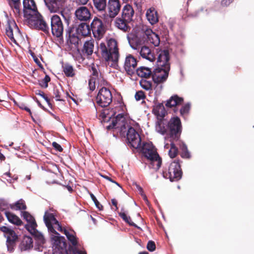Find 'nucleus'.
<instances>
[{
	"mask_svg": "<svg viewBox=\"0 0 254 254\" xmlns=\"http://www.w3.org/2000/svg\"><path fill=\"white\" fill-rule=\"evenodd\" d=\"M23 5L24 17L29 27L48 33L49 26L37 11L34 0H23Z\"/></svg>",
	"mask_w": 254,
	"mask_h": 254,
	"instance_id": "nucleus-1",
	"label": "nucleus"
},
{
	"mask_svg": "<svg viewBox=\"0 0 254 254\" xmlns=\"http://www.w3.org/2000/svg\"><path fill=\"white\" fill-rule=\"evenodd\" d=\"M182 124L180 118L178 117L172 118L167 125L164 121H157L156 124V130L162 134L167 133L165 139H170V141H178L182 132Z\"/></svg>",
	"mask_w": 254,
	"mask_h": 254,
	"instance_id": "nucleus-2",
	"label": "nucleus"
},
{
	"mask_svg": "<svg viewBox=\"0 0 254 254\" xmlns=\"http://www.w3.org/2000/svg\"><path fill=\"white\" fill-rule=\"evenodd\" d=\"M99 52L102 59L111 67L117 65L120 54L117 41L110 39L107 43H101L98 47Z\"/></svg>",
	"mask_w": 254,
	"mask_h": 254,
	"instance_id": "nucleus-3",
	"label": "nucleus"
},
{
	"mask_svg": "<svg viewBox=\"0 0 254 254\" xmlns=\"http://www.w3.org/2000/svg\"><path fill=\"white\" fill-rule=\"evenodd\" d=\"M141 152L146 158L149 168L157 171L160 168L162 159L157 152L156 149L151 143H143L141 147Z\"/></svg>",
	"mask_w": 254,
	"mask_h": 254,
	"instance_id": "nucleus-4",
	"label": "nucleus"
},
{
	"mask_svg": "<svg viewBox=\"0 0 254 254\" xmlns=\"http://www.w3.org/2000/svg\"><path fill=\"white\" fill-rule=\"evenodd\" d=\"M119 108V107H116L115 109H112L110 113H108V118H111V117H114L112 121V124L106 127V128L108 130L111 129H115L118 130V132H120L121 134H124L126 131V119L124 115L122 113H119L117 116L116 110Z\"/></svg>",
	"mask_w": 254,
	"mask_h": 254,
	"instance_id": "nucleus-5",
	"label": "nucleus"
},
{
	"mask_svg": "<svg viewBox=\"0 0 254 254\" xmlns=\"http://www.w3.org/2000/svg\"><path fill=\"white\" fill-rule=\"evenodd\" d=\"M121 7L120 0H108L105 12L102 14V18L105 22H109L119 13Z\"/></svg>",
	"mask_w": 254,
	"mask_h": 254,
	"instance_id": "nucleus-6",
	"label": "nucleus"
},
{
	"mask_svg": "<svg viewBox=\"0 0 254 254\" xmlns=\"http://www.w3.org/2000/svg\"><path fill=\"white\" fill-rule=\"evenodd\" d=\"M163 176L166 179H169L171 182L178 181L181 179L182 171L178 160L172 162L168 169L163 172Z\"/></svg>",
	"mask_w": 254,
	"mask_h": 254,
	"instance_id": "nucleus-7",
	"label": "nucleus"
},
{
	"mask_svg": "<svg viewBox=\"0 0 254 254\" xmlns=\"http://www.w3.org/2000/svg\"><path fill=\"white\" fill-rule=\"evenodd\" d=\"M51 239L53 244V254H68L66 242L64 237L57 233H53Z\"/></svg>",
	"mask_w": 254,
	"mask_h": 254,
	"instance_id": "nucleus-8",
	"label": "nucleus"
},
{
	"mask_svg": "<svg viewBox=\"0 0 254 254\" xmlns=\"http://www.w3.org/2000/svg\"><path fill=\"white\" fill-rule=\"evenodd\" d=\"M51 26L53 35L60 40H63L64 25L59 15L54 14L51 17Z\"/></svg>",
	"mask_w": 254,
	"mask_h": 254,
	"instance_id": "nucleus-9",
	"label": "nucleus"
},
{
	"mask_svg": "<svg viewBox=\"0 0 254 254\" xmlns=\"http://www.w3.org/2000/svg\"><path fill=\"white\" fill-rule=\"evenodd\" d=\"M112 98L111 91L107 88L103 87L100 89L96 96V103L102 107H106L111 104Z\"/></svg>",
	"mask_w": 254,
	"mask_h": 254,
	"instance_id": "nucleus-10",
	"label": "nucleus"
},
{
	"mask_svg": "<svg viewBox=\"0 0 254 254\" xmlns=\"http://www.w3.org/2000/svg\"><path fill=\"white\" fill-rule=\"evenodd\" d=\"M170 66H158L152 72V77L155 83H161L166 81L169 75Z\"/></svg>",
	"mask_w": 254,
	"mask_h": 254,
	"instance_id": "nucleus-11",
	"label": "nucleus"
},
{
	"mask_svg": "<svg viewBox=\"0 0 254 254\" xmlns=\"http://www.w3.org/2000/svg\"><path fill=\"white\" fill-rule=\"evenodd\" d=\"M91 29L94 37L100 39L106 32V28L102 21L98 18H95L91 24Z\"/></svg>",
	"mask_w": 254,
	"mask_h": 254,
	"instance_id": "nucleus-12",
	"label": "nucleus"
},
{
	"mask_svg": "<svg viewBox=\"0 0 254 254\" xmlns=\"http://www.w3.org/2000/svg\"><path fill=\"white\" fill-rule=\"evenodd\" d=\"M127 138L130 145L134 148L141 147V138L138 132L132 127L128 128Z\"/></svg>",
	"mask_w": 254,
	"mask_h": 254,
	"instance_id": "nucleus-13",
	"label": "nucleus"
},
{
	"mask_svg": "<svg viewBox=\"0 0 254 254\" xmlns=\"http://www.w3.org/2000/svg\"><path fill=\"white\" fill-rule=\"evenodd\" d=\"M0 230L6 235L7 238L6 245L8 250L12 251L15 242L18 238L17 236L13 230L4 226L0 227Z\"/></svg>",
	"mask_w": 254,
	"mask_h": 254,
	"instance_id": "nucleus-14",
	"label": "nucleus"
},
{
	"mask_svg": "<svg viewBox=\"0 0 254 254\" xmlns=\"http://www.w3.org/2000/svg\"><path fill=\"white\" fill-rule=\"evenodd\" d=\"M127 38L130 47L134 50L137 51L144 45V39L134 33L128 34Z\"/></svg>",
	"mask_w": 254,
	"mask_h": 254,
	"instance_id": "nucleus-15",
	"label": "nucleus"
},
{
	"mask_svg": "<svg viewBox=\"0 0 254 254\" xmlns=\"http://www.w3.org/2000/svg\"><path fill=\"white\" fill-rule=\"evenodd\" d=\"M137 66L136 59L131 55L127 56L124 63V68L129 75L133 74Z\"/></svg>",
	"mask_w": 254,
	"mask_h": 254,
	"instance_id": "nucleus-16",
	"label": "nucleus"
},
{
	"mask_svg": "<svg viewBox=\"0 0 254 254\" xmlns=\"http://www.w3.org/2000/svg\"><path fill=\"white\" fill-rule=\"evenodd\" d=\"M44 219L46 225L48 228L49 231L52 233H57L55 228H54L52 223L55 225V226H57V225L60 224V223L56 219L54 214L46 211L45 213Z\"/></svg>",
	"mask_w": 254,
	"mask_h": 254,
	"instance_id": "nucleus-17",
	"label": "nucleus"
},
{
	"mask_svg": "<svg viewBox=\"0 0 254 254\" xmlns=\"http://www.w3.org/2000/svg\"><path fill=\"white\" fill-rule=\"evenodd\" d=\"M37 225L36 221L31 223H27L25 225V228L32 235L35 236L38 241V243L41 245L44 244L45 242V239L43 236L39 233L36 229Z\"/></svg>",
	"mask_w": 254,
	"mask_h": 254,
	"instance_id": "nucleus-18",
	"label": "nucleus"
},
{
	"mask_svg": "<svg viewBox=\"0 0 254 254\" xmlns=\"http://www.w3.org/2000/svg\"><path fill=\"white\" fill-rule=\"evenodd\" d=\"M75 15L78 20L87 21L91 17V13L87 7L80 6L75 10Z\"/></svg>",
	"mask_w": 254,
	"mask_h": 254,
	"instance_id": "nucleus-19",
	"label": "nucleus"
},
{
	"mask_svg": "<svg viewBox=\"0 0 254 254\" xmlns=\"http://www.w3.org/2000/svg\"><path fill=\"white\" fill-rule=\"evenodd\" d=\"M140 56L149 62H152L156 59V56L153 51L148 47L143 45L140 49L138 50Z\"/></svg>",
	"mask_w": 254,
	"mask_h": 254,
	"instance_id": "nucleus-20",
	"label": "nucleus"
},
{
	"mask_svg": "<svg viewBox=\"0 0 254 254\" xmlns=\"http://www.w3.org/2000/svg\"><path fill=\"white\" fill-rule=\"evenodd\" d=\"M169 60V53L168 50H164L160 51L158 53L157 58V66L163 67H166L167 65L170 66Z\"/></svg>",
	"mask_w": 254,
	"mask_h": 254,
	"instance_id": "nucleus-21",
	"label": "nucleus"
},
{
	"mask_svg": "<svg viewBox=\"0 0 254 254\" xmlns=\"http://www.w3.org/2000/svg\"><path fill=\"white\" fill-rule=\"evenodd\" d=\"M134 14V11L131 5L126 4L124 6L122 11V17L125 21H131Z\"/></svg>",
	"mask_w": 254,
	"mask_h": 254,
	"instance_id": "nucleus-22",
	"label": "nucleus"
},
{
	"mask_svg": "<svg viewBox=\"0 0 254 254\" xmlns=\"http://www.w3.org/2000/svg\"><path fill=\"white\" fill-rule=\"evenodd\" d=\"M148 41L156 47L159 46L160 40L159 36L153 32L151 29H147L145 32Z\"/></svg>",
	"mask_w": 254,
	"mask_h": 254,
	"instance_id": "nucleus-23",
	"label": "nucleus"
},
{
	"mask_svg": "<svg viewBox=\"0 0 254 254\" xmlns=\"http://www.w3.org/2000/svg\"><path fill=\"white\" fill-rule=\"evenodd\" d=\"M91 27L86 23L80 24L76 29L77 33L83 37L87 36L90 34Z\"/></svg>",
	"mask_w": 254,
	"mask_h": 254,
	"instance_id": "nucleus-24",
	"label": "nucleus"
},
{
	"mask_svg": "<svg viewBox=\"0 0 254 254\" xmlns=\"http://www.w3.org/2000/svg\"><path fill=\"white\" fill-rule=\"evenodd\" d=\"M147 20L150 23L153 25L158 21V16L157 11L154 8H150L146 13Z\"/></svg>",
	"mask_w": 254,
	"mask_h": 254,
	"instance_id": "nucleus-25",
	"label": "nucleus"
},
{
	"mask_svg": "<svg viewBox=\"0 0 254 254\" xmlns=\"http://www.w3.org/2000/svg\"><path fill=\"white\" fill-rule=\"evenodd\" d=\"M33 247V240L29 236H24L19 245L20 250L26 251Z\"/></svg>",
	"mask_w": 254,
	"mask_h": 254,
	"instance_id": "nucleus-26",
	"label": "nucleus"
},
{
	"mask_svg": "<svg viewBox=\"0 0 254 254\" xmlns=\"http://www.w3.org/2000/svg\"><path fill=\"white\" fill-rule=\"evenodd\" d=\"M184 99L182 97H179L177 95L172 96L168 100L166 104V106L168 107H175L180 105L183 103Z\"/></svg>",
	"mask_w": 254,
	"mask_h": 254,
	"instance_id": "nucleus-27",
	"label": "nucleus"
},
{
	"mask_svg": "<svg viewBox=\"0 0 254 254\" xmlns=\"http://www.w3.org/2000/svg\"><path fill=\"white\" fill-rule=\"evenodd\" d=\"M4 213L7 219L10 223L17 226H20L22 224L20 219L15 214L6 211H5Z\"/></svg>",
	"mask_w": 254,
	"mask_h": 254,
	"instance_id": "nucleus-28",
	"label": "nucleus"
},
{
	"mask_svg": "<svg viewBox=\"0 0 254 254\" xmlns=\"http://www.w3.org/2000/svg\"><path fill=\"white\" fill-rule=\"evenodd\" d=\"M135 71L139 76L144 78L149 77L152 74L150 68L144 66L136 69Z\"/></svg>",
	"mask_w": 254,
	"mask_h": 254,
	"instance_id": "nucleus-29",
	"label": "nucleus"
},
{
	"mask_svg": "<svg viewBox=\"0 0 254 254\" xmlns=\"http://www.w3.org/2000/svg\"><path fill=\"white\" fill-rule=\"evenodd\" d=\"M95 8L99 11L104 12L106 10L107 0H93Z\"/></svg>",
	"mask_w": 254,
	"mask_h": 254,
	"instance_id": "nucleus-30",
	"label": "nucleus"
},
{
	"mask_svg": "<svg viewBox=\"0 0 254 254\" xmlns=\"http://www.w3.org/2000/svg\"><path fill=\"white\" fill-rule=\"evenodd\" d=\"M130 21H125L124 18H118L116 20L115 25L120 29L123 30L124 31H127L128 28L127 24Z\"/></svg>",
	"mask_w": 254,
	"mask_h": 254,
	"instance_id": "nucleus-31",
	"label": "nucleus"
},
{
	"mask_svg": "<svg viewBox=\"0 0 254 254\" xmlns=\"http://www.w3.org/2000/svg\"><path fill=\"white\" fill-rule=\"evenodd\" d=\"M46 5L51 12H56L59 8L58 0H44Z\"/></svg>",
	"mask_w": 254,
	"mask_h": 254,
	"instance_id": "nucleus-32",
	"label": "nucleus"
},
{
	"mask_svg": "<svg viewBox=\"0 0 254 254\" xmlns=\"http://www.w3.org/2000/svg\"><path fill=\"white\" fill-rule=\"evenodd\" d=\"M64 234L72 245L74 247L76 246L77 245V238L75 235V232L72 231L70 233L65 229H64Z\"/></svg>",
	"mask_w": 254,
	"mask_h": 254,
	"instance_id": "nucleus-33",
	"label": "nucleus"
},
{
	"mask_svg": "<svg viewBox=\"0 0 254 254\" xmlns=\"http://www.w3.org/2000/svg\"><path fill=\"white\" fill-rule=\"evenodd\" d=\"M63 71L67 77H72L75 75V70L73 66L69 64H65L63 66Z\"/></svg>",
	"mask_w": 254,
	"mask_h": 254,
	"instance_id": "nucleus-34",
	"label": "nucleus"
},
{
	"mask_svg": "<svg viewBox=\"0 0 254 254\" xmlns=\"http://www.w3.org/2000/svg\"><path fill=\"white\" fill-rule=\"evenodd\" d=\"M153 113L158 117H163L165 114V110L162 104H158L154 107Z\"/></svg>",
	"mask_w": 254,
	"mask_h": 254,
	"instance_id": "nucleus-35",
	"label": "nucleus"
},
{
	"mask_svg": "<svg viewBox=\"0 0 254 254\" xmlns=\"http://www.w3.org/2000/svg\"><path fill=\"white\" fill-rule=\"evenodd\" d=\"M93 41L90 40L85 42L84 44V51L87 55H91L93 52Z\"/></svg>",
	"mask_w": 254,
	"mask_h": 254,
	"instance_id": "nucleus-36",
	"label": "nucleus"
},
{
	"mask_svg": "<svg viewBox=\"0 0 254 254\" xmlns=\"http://www.w3.org/2000/svg\"><path fill=\"white\" fill-rule=\"evenodd\" d=\"M9 4L16 15H19L20 12V2L19 0L10 1Z\"/></svg>",
	"mask_w": 254,
	"mask_h": 254,
	"instance_id": "nucleus-37",
	"label": "nucleus"
},
{
	"mask_svg": "<svg viewBox=\"0 0 254 254\" xmlns=\"http://www.w3.org/2000/svg\"><path fill=\"white\" fill-rule=\"evenodd\" d=\"M64 93V91L61 87H56L54 89V94L55 97L57 101H63L62 98V94Z\"/></svg>",
	"mask_w": 254,
	"mask_h": 254,
	"instance_id": "nucleus-38",
	"label": "nucleus"
},
{
	"mask_svg": "<svg viewBox=\"0 0 254 254\" xmlns=\"http://www.w3.org/2000/svg\"><path fill=\"white\" fill-rule=\"evenodd\" d=\"M141 87L146 90H152V82L150 81H148L145 79H142L139 82Z\"/></svg>",
	"mask_w": 254,
	"mask_h": 254,
	"instance_id": "nucleus-39",
	"label": "nucleus"
},
{
	"mask_svg": "<svg viewBox=\"0 0 254 254\" xmlns=\"http://www.w3.org/2000/svg\"><path fill=\"white\" fill-rule=\"evenodd\" d=\"M119 216L127 223H128L130 226H134L137 227L136 225L132 221L129 216H127L125 212L121 211L119 213Z\"/></svg>",
	"mask_w": 254,
	"mask_h": 254,
	"instance_id": "nucleus-40",
	"label": "nucleus"
},
{
	"mask_svg": "<svg viewBox=\"0 0 254 254\" xmlns=\"http://www.w3.org/2000/svg\"><path fill=\"white\" fill-rule=\"evenodd\" d=\"M174 141H171V148L169 151V155L172 158L175 157L178 154V150L177 147H176L175 145L173 143Z\"/></svg>",
	"mask_w": 254,
	"mask_h": 254,
	"instance_id": "nucleus-41",
	"label": "nucleus"
},
{
	"mask_svg": "<svg viewBox=\"0 0 254 254\" xmlns=\"http://www.w3.org/2000/svg\"><path fill=\"white\" fill-rule=\"evenodd\" d=\"M51 79L49 75H46L43 79L39 80V85L44 88H46L48 86V82H50Z\"/></svg>",
	"mask_w": 254,
	"mask_h": 254,
	"instance_id": "nucleus-42",
	"label": "nucleus"
},
{
	"mask_svg": "<svg viewBox=\"0 0 254 254\" xmlns=\"http://www.w3.org/2000/svg\"><path fill=\"white\" fill-rule=\"evenodd\" d=\"M78 42L79 39L77 36H74L73 35H69V39L67 41V42L68 43L71 45H73L75 48H77V45L78 44Z\"/></svg>",
	"mask_w": 254,
	"mask_h": 254,
	"instance_id": "nucleus-43",
	"label": "nucleus"
},
{
	"mask_svg": "<svg viewBox=\"0 0 254 254\" xmlns=\"http://www.w3.org/2000/svg\"><path fill=\"white\" fill-rule=\"evenodd\" d=\"M22 216L23 218L27 222V223L35 221L34 218L28 212L23 211Z\"/></svg>",
	"mask_w": 254,
	"mask_h": 254,
	"instance_id": "nucleus-44",
	"label": "nucleus"
},
{
	"mask_svg": "<svg viewBox=\"0 0 254 254\" xmlns=\"http://www.w3.org/2000/svg\"><path fill=\"white\" fill-rule=\"evenodd\" d=\"M6 34L10 39L11 41L15 43H16V40L13 37L12 29L10 25H8L6 29Z\"/></svg>",
	"mask_w": 254,
	"mask_h": 254,
	"instance_id": "nucleus-45",
	"label": "nucleus"
},
{
	"mask_svg": "<svg viewBox=\"0 0 254 254\" xmlns=\"http://www.w3.org/2000/svg\"><path fill=\"white\" fill-rule=\"evenodd\" d=\"M190 109V105L189 104H187L183 106L180 110V114L182 116H184L187 114Z\"/></svg>",
	"mask_w": 254,
	"mask_h": 254,
	"instance_id": "nucleus-46",
	"label": "nucleus"
},
{
	"mask_svg": "<svg viewBox=\"0 0 254 254\" xmlns=\"http://www.w3.org/2000/svg\"><path fill=\"white\" fill-rule=\"evenodd\" d=\"M145 94L142 91H138L136 92L135 95V98L137 101H140L145 98Z\"/></svg>",
	"mask_w": 254,
	"mask_h": 254,
	"instance_id": "nucleus-47",
	"label": "nucleus"
},
{
	"mask_svg": "<svg viewBox=\"0 0 254 254\" xmlns=\"http://www.w3.org/2000/svg\"><path fill=\"white\" fill-rule=\"evenodd\" d=\"M137 190L139 191L140 195H141L142 198L145 201L146 204L148 205H149V201H148V199L147 198V197H146V195L143 192V189H142L141 187H140L139 186H137Z\"/></svg>",
	"mask_w": 254,
	"mask_h": 254,
	"instance_id": "nucleus-48",
	"label": "nucleus"
},
{
	"mask_svg": "<svg viewBox=\"0 0 254 254\" xmlns=\"http://www.w3.org/2000/svg\"><path fill=\"white\" fill-rule=\"evenodd\" d=\"M147 249L150 252H153L156 249L155 242L152 241H149L147 245Z\"/></svg>",
	"mask_w": 254,
	"mask_h": 254,
	"instance_id": "nucleus-49",
	"label": "nucleus"
},
{
	"mask_svg": "<svg viewBox=\"0 0 254 254\" xmlns=\"http://www.w3.org/2000/svg\"><path fill=\"white\" fill-rule=\"evenodd\" d=\"M10 206H26V203L25 201L22 199H20L19 200L17 201L14 205H10Z\"/></svg>",
	"mask_w": 254,
	"mask_h": 254,
	"instance_id": "nucleus-50",
	"label": "nucleus"
},
{
	"mask_svg": "<svg viewBox=\"0 0 254 254\" xmlns=\"http://www.w3.org/2000/svg\"><path fill=\"white\" fill-rule=\"evenodd\" d=\"M53 146L55 148L57 151L61 152L63 151V148L62 146L57 142H53L52 143Z\"/></svg>",
	"mask_w": 254,
	"mask_h": 254,
	"instance_id": "nucleus-51",
	"label": "nucleus"
},
{
	"mask_svg": "<svg viewBox=\"0 0 254 254\" xmlns=\"http://www.w3.org/2000/svg\"><path fill=\"white\" fill-rule=\"evenodd\" d=\"M36 94L42 97L47 102H49L48 98L45 95L43 91L41 90H38L36 92Z\"/></svg>",
	"mask_w": 254,
	"mask_h": 254,
	"instance_id": "nucleus-52",
	"label": "nucleus"
},
{
	"mask_svg": "<svg viewBox=\"0 0 254 254\" xmlns=\"http://www.w3.org/2000/svg\"><path fill=\"white\" fill-rule=\"evenodd\" d=\"M73 254H87L86 252L78 250L76 247L72 249Z\"/></svg>",
	"mask_w": 254,
	"mask_h": 254,
	"instance_id": "nucleus-53",
	"label": "nucleus"
},
{
	"mask_svg": "<svg viewBox=\"0 0 254 254\" xmlns=\"http://www.w3.org/2000/svg\"><path fill=\"white\" fill-rule=\"evenodd\" d=\"M181 156L183 158H189L190 157V153L188 151V150H186L185 151H182L181 152Z\"/></svg>",
	"mask_w": 254,
	"mask_h": 254,
	"instance_id": "nucleus-54",
	"label": "nucleus"
},
{
	"mask_svg": "<svg viewBox=\"0 0 254 254\" xmlns=\"http://www.w3.org/2000/svg\"><path fill=\"white\" fill-rule=\"evenodd\" d=\"M90 196L91 197L92 200L94 202V204L96 206H99V202L98 201L96 197L93 195V194L91 193Z\"/></svg>",
	"mask_w": 254,
	"mask_h": 254,
	"instance_id": "nucleus-55",
	"label": "nucleus"
},
{
	"mask_svg": "<svg viewBox=\"0 0 254 254\" xmlns=\"http://www.w3.org/2000/svg\"><path fill=\"white\" fill-rule=\"evenodd\" d=\"M8 204V202L3 198H0V206H5Z\"/></svg>",
	"mask_w": 254,
	"mask_h": 254,
	"instance_id": "nucleus-56",
	"label": "nucleus"
},
{
	"mask_svg": "<svg viewBox=\"0 0 254 254\" xmlns=\"http://www.w3.org/2000/svg\"><path fill=\"white\" fill-rule=\"evenodd\" d=\"M78 4L84 5L86 4L89 0H74Z\"/></svg>",
	"mask_w": 254,
	"mask_h": 254,
	"instance_id": "nucleus-57",
	"label": "nucleus"
},
{
	"mask_svg": "<svg viewBox=\"0 0 254 254\" xmlns=\"http://www.w3.org/2000/svg\"><path fill=\"white\" fill-rule=\"evenodd\" d=\"M234 0H223L221 3L223 5H228L230 4Z\"/></svg>",
	"mask_w": 254,
	"mask_h": 254,
	"instance_id": "nucleus-58",
	"label": "nucleus"
},
{
	"mask_svg": "<svg viewBox=\"0 0 254 254\" xmlns=\"http://www.w3.org/2000/svg\"><path fill=\"white\" fill-rule=\"evenodd\" d=\"M180 149H181L182 152V151H185L188 150L187 145L185 143H184L183 142H182L180 145Z\"/></svg>",
	"mask_w": 254,
	"mask_h": 254,
	"instance_id": "nucleus-59",
	"label": "nucleus"
},
{
	"mask_svg": "<svg viewBox=\"0 0 254 254\" xmlns=\"http://www.w3.org/2000/svg\"><path fill=\"white\" fill-rule=\"evenodd\" d=\"M19 107L22 109L25 110V111L28 112L30 115H31V112L30 109L27 107H25L23 104H22L20 106H19Z\"/></svg>",
	"mask_w": 254,
	"mask_h": 254,
	"instance_id": "nucleus-60",
	"label": "nucleus"
},
{
	"mask_svg": "<svg viewBox=\"0 0 254 254\" xmlns=\"http://www.w3.org/2000/svg\"><path fill=\"white\" fill-rule=\"evenodd\" d=\"M55 227L58 231H60L61 232H63L64 233V228H63L62 226L60 224H58V225H57V226H55Z\"/></svg>",
	"mask_w": 254,
	"mask_h": 254,
	"instance_id": "nucleus-61",
	"label": "nucleus"
},
{
	"mask_svg": "<svg viewBox=\"0 0 254 254\" xmlns=\"http://www.w3.org/2000/svg\"><path fill=\"white\" fill-rule=\"evenodd\" d=\"M111 201H112V203L113 205H114L115 206H117V204H118V201L117 200L114 198V199H112L111 200Z\"/></svg>",
	"mask_w": 254,
	"mask_h": 254,
	"instance_id": "nucleus-62",
	"label": "nucleus"
},
{
	"mask_svg": "<svg viewBox=\"0 0 254 254\" xmlns=\"http://www.w3.org/2000/svg\"><path fill=\"white\" fill-rule=\"evenodd\" d=\"M103 177L104 178L106 179L107 180H109V181H111V182H112L115 183H116L117 185L119 186V184L118 183H116V182H114V181H113V180H112V179H111V178H110V177H108V176H103Z\"/></svg>",
	"mask_w": 254,
	"mask_h": 254,
	"instance_id": "nucleus-63",
	"label": "nucleus"
},
{
	"mask_svg": "<svg viewBox=\"0 0 254 254\" xmlns=\"http://www.w3.org/2000/svg\"><path fill=\"white\" fill-rule=\"evenodd\" d=\"M103 177L104 178L106 179L107 180H109V181H111V182H112L115 183H116L117 185L119 186V184L118 183H116V182H114V181H113V180H112V179H111V178H110V177H108V176H103Z\"/></svg>",
	"mask_w": 254,
	"mask_h": 254,
	"instance_id": "nucleus-64",
	"label": "nucleus"
}]
</instances>
